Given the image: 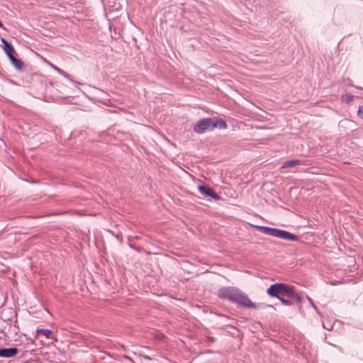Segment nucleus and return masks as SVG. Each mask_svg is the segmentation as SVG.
<instances>
[{"label":"nucleus","instance_id":"obj_6","mask_svg":"<svg viewBox=\"0 0 363 363\" xmlns=\"http://www.w3.org/2000/svg\"><path fill=\"white\" fill-rule=\"evenodd\" d=\"M18 353V349L16 347H0V357L11 358L15 357Z\"/></svg>","mask_w":363,"mask_h":363},{"label":"nucleus","instance_id":"obj_17","mask_svg":"<svg viewBox=\"0 0 363 363\" xmlns=\"http://www.w3.org/2000/svg\"><path fill=\"white\" fill-rule=\"evenodd\" d=\"M62 75L74 83V82L70 78V75L69 74L65 72V74H62Z\"/></svg>","mask_w":363,"mask_h":363},{"label":"nucleus","instance_id":"obj_19","mask_svg":"<svg viewBox=\"0 0 363 363\" xmlns=\"http://www.w3.org/2000/svg\"><path fill=\"white\" fill-rule=\"evenodd\" d=\"M0 28L4 29V30H6V28H4L3 23H1V21H0Z\"/></svg>","mask_w":363,"mask_h":363},{"label":"nucleus","instance_id":"obj_9","mask_svg":"<svg viewBox=\"0 0 363 363\" xmlns=\"http://www.w3.org/2000/svg\"><path fill=\"white\" fill-rule=\"evenodd\" d=\"M10 62L18 71L22 72L23 70V63L20 59L14 57L10 60Z\"/></svg>","mask_w":363,"mask_h":363},{"label":"nucleus","instance_id":"obj_21","mask_svg":"<svg viewBox=\"0 0 363 363\" xmlns=\"http://www.w3.org/2000/svg\"><path fill=\"white\" fill-rule=\"evenodd\" d=\"M129 246H130L131 248L135 249V247L133 246V245H132V244H129Z\"/></svg>","mask_w":363,"mask_h":363},{"label":"nucleus","instance_id":"obj_13","mask_svg":"<svg viewBox=\"0 0 363 363\" xmlns=\"http://www.w3.org/2000/svg\"><path fill=\"white\" fill-rule=\"evenodd\" d=\"M354 99V96L351 94H345L342 96V101L348 104L351 102Z\"/></svg>","mask_w":363,"mask_h":363},{"label":"nucleus","instance_id":"obj_4","mask_svg":"<svg viewBox=\"0 0 363 363\" xmlns=\"http://www.w3.org/2000/svg\"><path fill=\"white\" fill-rule=\"evenodd\" d=\"M199 191L204 196H208L215 201H219L220 196L213 191V189L208 185H200L198 186Z\"/></svg>","mask_w":363,"mask_h":363},{"label":"nucleus","instance_id":"obj_15","mask_svg":"<svg viewBox=\"0 0 363 363\" xmlns=\"http://www.w3.org/2000/svg\"><path fill=\"white\" fill-rule=\"evenodd\" d=\"M51 67L55 69L56 70L59 74H60L61 75L62 74H65V72L64 70H62V69L57 67V66H55V65H52L51 64L50 65Z\"/></svg>","mask_w":363,"mask_h":363},{"label":"nucleus","instance_id":"obj_8","mask_svg":"<svg viewBox=\"0 0 363 363\" xmlns=\"http://www.w3.org/2000/svg\"><path fill=\"white\" fill-rule=\"evenodd\" d=\"M1 42L3 44V49L6 54L16 53L13 46L7 40L1 38Z\"/></svg>","mask_w":363,"mask_h":363},{"label":"nucleus","instance_id":"obj_5","mask_svg":"<svg viewBox=\"0 0 363 363\" xmlns=\"http://www.w3.org/2000/svg\"><path fill=\"white\" fill-rule=\"evenodd\" d=\"M275 238H281L285 240L298 241L299 237L295 234L291 233L286 230L277 228Z\"/></svg>","mask_w":363,"mask_h":363},{"label":"nucleus","instance_id":"obj_12","mask_svg":"<svg viewBox=\"0 0 363 363\" xmlns=\"http://www.w3.org/2000/svg\"><path fill=\"white\" fill-rule=\"evenodd\" d=\"M36 334L37 335H43L45 336L46 338H48L50 337V336L52 334V331L49 329H43V328H40V329H37L36 330Z\"/></svg>","mask_w":363,"mask_h":363},{"label":"nucleus","instance_id":"obj_18","mask_svg":"<svg viewBox=\"0 0 363 363\" xmlns=\"http://www.w3.org/2000/svg\"><path fill=\"white\" fill-rule=\"evenodd\" d=\"M16 54V53H9V54H6V55L9 57V59L11 60V59H12V57H15Z\"/></svg>","mask_w":363,"mask_h":363},{"label":"nucleus","instance_id":"obj_2","mask_svg":"<svg viewBox=\"0 0 363 363\" xmlns=\"http://www.w3.org/2000/svg\"><path fill=\"white\" fill-rule=\"evenodd\" d=\"M228 127L226 122L216 117L205 118L199 120L194 125V130L202 134L208 131H212L218 128L220 130L226 129Z\"/></svg>","mask_w":363,"mask_h":363},{"label":"nucleus","instance_id":"obj_14","mask_svg":"<svg viewBox=\"0 0 363 363\" xmlns=\"http://www.w3.org/2000/svg\"><path fill=\"white\" fill-rule=\"evenodd\" d=\"M281 303L284 306H291L292 305V302L291 301H289V299H286L284 298V297H281V298L279 299Z\"/></svg>","mask_w":363,"mask_h":363},{"label":"nucleus","instance_id":"obj_22","mask_svg":"<svg viewBox=\"0 0 363 363\" xmlns=\"http://www.w3.org/2000/svg\"><path fill=\"white\" fill-rule=\"evenodd\" d=\"M267 307H270V308H273V306H272V305H267Z\"/></svg>","mask_w":363,"mask_h":363},{"label":"nucleus","instance_id":"obj_1","mask_svg":"<svg viewBox=\"0 0 363 363\" xmlns=\"http://www.w3.org/2000/svg\"><path fill=\"white\" fill-rule=\"evenodd\" d=\"M218 296L248 308L257 309L260 306L252 302L244 292L235 287H221L218 291Z\"/></svg>","mask_w":363,"mask_h":363},{"label":"nucleus","instance_id":"obj_10","mask_svg":"<svg viewBox=\"0 0 363 363\" xmlns=\"http://www.w3.org/2000/svg\"><path fill=\"white\" fill-rule=\"evenodd\" d=\"M291 291H292L291 294L288 296V298H294L297 302L301 303L302 302V297L296 292L295 287L294 286H291Z\"/></svg>","mask_w":363,"mask_h":363},{"label":"nucleus","instance_id":"obj_16","mask_svg":"<svg viewBox=\"0 0 363 363\" xmlns=\"http://www.w3.org/2000/svg\"><path fill=\"white\" fill-rule=\"evenodd\" d=\"M307 300L308 301L310 305L314 308V310H317V306L314 303L313 299L311 297L307 296Z\"/></svg>","mask_w":363,"mask_h":363},{"label":"nucleus","instance_id":"obj_3","mask_svg":"<svg viewBox=\"0 0 363 363\" xmlns=\"http://www.w3.org/2000/svg\"><path fill=\"white\" fill-rule=\"evenodd\" d=\"M291 286L285 283H275L269 286L267 290V294L277 299L281 297L291 295L292 291H291Z\"/></svg>","mask_w":363,"mask_h":363},{"label":"nucleus","instance_id":"obj_11","mask_svg":"<svg viewBox=\"0 0 363 363\" xmlns=\"http://www.w3.org/2000/svg\"><path fill=\"white\" fill-rule=\"evenodd\" d=\"M301 164V161L299 160H291L289 161H286L282 165V168L285 167H294L298 164Z\"/></svg>","mask_w":363,"mask_h":363},{"label":"nucleus","instance_id":"obj_20","mask_svg":"<svg viewBox=\"0 0 363 363\" xmlns=\"http://www.w3.org/2000/svg\"><path fill=\"white\" fill-rule=\"evenodd\" d=\"M316 311V313L320 315V316H322V313L320 312V311L318 310V308H317V310H315Z\"/></svg>","mask_w":363,"mask_h":363},{"label":"nucleus","instance_id":"obj_7","mask_svg":"<svg viewBox=\"0 0 363 363\" xmlns=\"http://www.w3.org/2000/svg\"><path fill=\"white\" fill-rule=\"evenodd\" d=\"M255 227L261 233L273 237H274L277 230V228L264 225H255Z\"/></svg>","mask_w":363,"mask_h":363}]
</instances>
